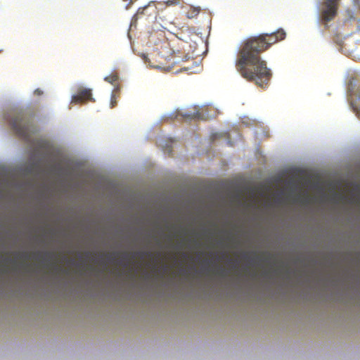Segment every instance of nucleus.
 I'll return each mask as SVG.
<instances>
[{
	"label": "nucleus",
	"instance_id": "f257e3e1",
	"mask_svg": "<svg viewBox=\"0 0 360 360\" xmlns=\"http://www.w3.org/2000/svg\"><path fill=\"white\" fill-rule=\"evenodd\" d=\"M286 33L283 29L271 33H262L245 39L238 53L236 66L241 76L249 82L264 88L269 84L272 74L261 53L273 44L283 40Z\"/></svg>",
	"mask_w": 360,
	"mask_h": 360
},
{
	"label": "nucleus",
	"instance_id": "f03ea898",
	"mask_svg": "<svg viewBox=\"0 0 360 360\" xmlns=\"http://www.w3.org/2000/svg\"><path fill=\"white\" fill-rule=\"evenodd\" d=\"M9 124L15 133L25 141H30L35 131L33 124L22 112L13 113L9 119Z\"/></svg>",
	"mask_w": 360,
	"mask_h": 360
},
{
	"label": "nucleus",
	"instance_id": "7ed1b4c3",
	"mask_svg": "<svg viewBox=\"0 0 360 360\" xmlns=\"http://www.w3.org/2000/svg\"><path fill=\"white\" fill-rule=\"evenodd\" d=\"M339 0H325L321 11V20L325 22L332 20L337 15Z\"/></svg>",
	"mask_w": 360,
	"mask_h": 360
},
{
	"label": "nucleus",
	"instance_id": "20e7f679",
	"mask_svg": "<svg viewBox=\"0 0 360 360\" xmlns=\"http://www.w3.org/2000/svg\"><path fill=\"white\" fill-rule=\"evenodd\" d=\"M186 120H206L207 116L204 113V110L200 108L193 107L191 110L186 111L182 115Z\"/></svg>",
	"mask_w": 360,
	"mask_h": 360
},
{
	"label": "nucleus",
	"instance_id": "39448f33",
	"mask_svg": "<svg viewBox=\"0 0 360 360\" xmlns=\"http://www.w3.org/2000/svg\"><path fill=\"white\" fill-rule=\"evenodd\" d=\"M88 100H94L91 98V90L89 89H84L79 91L77 94L72 96V103H80Z\"/></svg>",
	"mask_w": 360,
	"mask_h": 360
},
{
	"label": "nucleus",
	"instance_id": "423d86ee",
	"mask_svg": "<svg viewBox=\"0 0 360 360\" xmlns=\"http://www.w3.org/2000/svg\"><path fill=\"white\" fill-rule=\"evenodd\" d=\"M104 80L108 83L113 84L117 80V76L116 75H110L104 78Z\"/></svg>",
	"mask_w": 360,
	"mask_h": 360
},
{
	"label": "nucleus",
	"instance_id": "0eeeda50",
	"mask_svg": "<svg viewBox=\"0 0 360 360\" xmlns=\"http://www.w3.org/2000/svg\"><path fill=\"white\" fill-rule=\"evenodd\" d=\"M199 13V11L195 9H191L189 11L187 12V18H193L197 16Z\"/></svg>",
	"mask_w": 360,
	"mask_h": 360
},
{
	"label": "nucleus",
	"instance_id": "6e6552de",
	"mask_svg": "<svg viewBox=\"0 0 360 360\" xmlns=\"http://www.w3.org/2000/svg\"><path fill=\"white\" fill-rule=\"evenodd\" d=\"M110 105H111V108H114L116 105V101H115V95L112 96Z\"/></svg>",
	"mask_w": 360,
	"mask_h": 360
},
{
	"label": "nucleus",
	"instance_id": "1a4fd4ad",
	"mask_svg": "<svg viewBox=\"0 0 360 360\" xmlns=\"http://www.w3.org/2000/svg\"><path fill=\"white\" fill-rule=\"evenodd\" d=\"M34 95L36 96H41L43 94V91L39 89H37L34 92Z\"/></svg>",
	"mask_w": 360,
	"mask_h": 360
},
{
	"label": "nucleus",
	"instance_id": "9d476101",
	"mask_svg": "<svg viewBox=\"0 0 360 360\" xmlns=\"http://www.w3.org/2000/svg\"><path fill=\"white\" fill-rule=\"evenodd\" d=\"M146 9V8H143L142 9V11H141L140 9L138 11L137 13H136V15H141V14H143V12Z\"/></svg>",
	"mask_w": 360,
	"mask_h": 360
},
{
	"label": "nucleus",
	"instance_id": "9b49d317",
	"mask_svg": "<svg viewBox=\"0 0 360 360\" xmlns=\"http://www.w3.org/2000/svg\"><path fill=\"white\" fill-rule=\"evenodd\" d=\"M358 1H360V0H357Z\"/></svg>",
	"mask_w": 360,
	"mask_h": 360
}]
</instances>
